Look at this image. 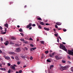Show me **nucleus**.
I'll list each match as a JSON object with an SVG mask.
<instances>
[{
  "label": "nucleus",
  "mask_w": 73,
  "mask_h": 73,
  "mask_svg": "<svg viewBox=\"0 0 73 73\" xmlns=\"http://www.w3.org/2000/svg\"><path fill=\"white\" fill-rule=\"evenodd\" d=\"M11 72V71L10 70V69L8 71V73H10Z\"/></svg>",
  "instance_id": "nucleus-36"
},
{
  "label": "nucleus",
  "mask_w": 73,
  "mask_h": 73,
  "mask_svg": "<svg viewBox=\"0 0 73 73\" xmlns=\"http://www.w3.org/2000/svg\"><path fill=\"white\" fill-rule=\"evenodd\" d=\"M3 41V38H1V42H2V41Z\"/></svg>",
  "instance_id": "nucleus-30"
},
{
  "label": "nucleus",
  "mask_w": 73,
  "mask_h": 73,
  "mask_svg": "<svg viewBox=\"0 0 73 73\" xmlns=\"http://www.w3.org/2000/svg\"><path fill=\"white\" fill-rule=\"evenodd\" d=\"M44 29L45 31H49V30H50L49 29H48L46 27H44Z\"/></svg>",
  "instance_id": "nucleus-7"
},
{
  "label": "nucleus",
  "mask_w": 73,
  "mask_h": 73,
  "mask_svg": "<svg viewBox=\"0 0 73 73\" xmlns=\"http://www.w3.org/2000/svg\"><path fill=\"white\" fill-rule=\"evenodd\" d=\"M34 46L32 44H30V46H31V47H33Z\"/></svg>",
  "instance_id": "nucleus-34"
},
{
  "label": "nucleus",
  "mask_w": 73,
  "mask_h": 73,
  "mask_svg": "<svg viewBox=\"0 0 73 73\" xmlns=\"http://www.w3.org/2000/svg\"><path fill=\"white\" fill-rule=\"evenodd\" d=\"M5 33H6V32H4L3 33H2V35H5Z\"/></svg>",
  "instance_id": "nucleus-29"
},
{
  "label": "nucleus",
  "mask_w": 73,
  "mask_h": 73,
  "mask_svg": "<svg viewBox=\"0 0 73 73\" xmlns=\"http://www.w3.org/2000/svg\"><path fill=\"white\" fill-rule=\"evenodd\" d=\"M4 58L6 60H9L10 59V57L8 56H4Z\"/></svg>",
  "instance_id": "nucleus-8"
},
{
  "label": "nucleus",
  "mask_w": 73,
  "mask_h": 73,
  "mask_svg": "<svg viewBox=\"0 0 73 73\" xmlns=\"http://www.w3.org/2000/svg\"><path fill=\"white\" fill-rule=\"evenodd\" d=\"M48 56H49L50 57H54L53 56L51 53H50Z\"/></svg>",
  "instance_id": "nucleus-16"
},
{
  "label": "nucleus",
  "mask_w": 73,
  "mask_h": 73,
  "mask_svg": "<svg viewBox=\"0 0 73 73\" xmlns=\"http://www.w3.org/2000/svg\"><path fill=\"white\" fill-rule=\"evenodd\" d=\"M5 32H7V29L6 28H5Z\"/></svg>",
  "instance_id": "nucleus-53"
},
{
  "label": "nucleus",
  "mask_w": 73,
  "mask_h": 73,
  "mask_svg": "<svg viewBox=\"0 0 73 73\" xmlns=\"http://www.w3.org/2000/svg\"><path fill=\"white\" fill-rule=\"evenodd\" d=\"M30 60H32V59H33V57H32V56H31L30 57Z\"/></svg>",
  "instance_id": "nucleus-43"
},
{
  "label": "nucleus",
  "mask_w": 73,
  "mask_h": 73,
  "mask_svg": "<svg viewBox=\"0 0 73 73\" xmlns=\"http://www.w3.org/2000/svg\"><path fill=\"white\" fill-rule=\"evenodd\" d=\"M20 40L21 41H24V39H21Z\"/></svg>",
  "instance_id": "nucleus-35"
},
{
  "label": "nucleus",
  "mask_w": 73,
  "mask_h": 73,
  "mask_svg": "<svg viewBox=\"0 0 73 73\" xmlns=\"http://www.w3.org/2000/svg\"><path fill=\"white\" fill-rule=\"evenodd\" d=\"M40 24V25H44L45 23H44L42 22H40L39 23Z\"/></svg>",
  "instance_id": "nucleus-10"
},
{
  "label": "nucleus",
  "mask_w": 73,
  "mask_h": 73,
  "mask_svg": "<svg viewBox=\"0 0 73 73\" xmlns=\"http://www.w3.org/2000/svg\"><path fill=\"white\" fill-rule=\"evenodd\" d=\"M8 43H9L8 41H6V43H5V45H8Z\"/></svg>",
  "instance_id": "nucleus-19"
},
{
  "label": "nucleus",
  "mask_w": 73,
  "mask_h": 73,
  "mask_svg": "<svg viewBox=\"0 0 73 73\" xmlns=\"http://www.w3.org/2000/svg\"><path fill=\"white\" fill-rule=\"evenodd\" d=\"M3 31L1 30V31L0 34H1V35H2V33H3Z\"/></svg>",
  "instance_id": "nucleus-33"
},
{
  "label": "nucleus",
  "mask_w": 73,
  "mask_h": 73,
  "mask_svg": "<svg viewBox=\"0 0 73 73\" xmlns=\"http://www.w3.org/2000/svg\"><path fill=\"white\" fill-rule=\"evenodd\" d=\"M38 28L39 29H42V27H41L40 26V25H39L38 26Z\"/></svg>",
  "instance_id": "nucleus-25"
},
{
  "label": "nucleus",
  "mask_w": 73,
  "mask_h": 73,
  "mask_svg": "<svg viewBox=\"0 0 73 73\" xmlns=\"http://www.w3.org/2000/svg\"><path fill=\"white\" fill-rule=\"evenodd\" d=\"M32 24L31 23H30V24H29L28 25H27V27L26 28H29V27H31V26H32Z\"/></svg>",
  "instance_id": "nucleus-6"
},
{
  "label": "nucleus",
  "mask_w": 73,
  "mask_h": 73,
  "mask_svg": "<svg viewBox=\"0 0 73 73\" xmlns=\"http://www.w3.org/2000/svg\"><path fill=\"white\" fill-rule=\"evenodd\" d=\"M57 41L58 42H59V38H57Z\"/></svg>",
  "instance_id": "nucleus-31"
},
{
  "label": "nucleus",
  "mask_w": 73,
  "mask_h": 73,
  "mask_svg": "<svg viewBox=\"0 0 73 73\" xmlns=\"http://www.w3.org/2000/svg\"><path fill=\"white\" fill-rule=\"evenodd\" d=\"M38 17H36V19H37V20H40V21H41V18H37Z\"/></svg>",
  "instance_id": "nucleus-17"
},
{
  "label": "nucleus",
  "mask_w": 73,
  "mask_h": 73,
  "mask_svg": "<svg viewBox=\"0 0 73 73\" xmlns=\"http://www.w3.org/2000/svg\"><path fill=\"white\" fill-rule=\"evenodd\" d=\"M15 52H20V51H21V49H20V48H17L15 49Z\"/></svg>",
  "instance_id": "nucleus-3"
},
{
  "label": "nucleus",
  "mask_w": 73,
  "mask_h": 73,
  "mask_svg": "<svg viewBox=\"0 0 73 73\" xmlns=\"http://www.w3.org/2000/svg\"><path fill=\"white\" fill-rule=\"evenodd\" d=\"M25 50H28V48L26 47H25Z\"/></svg>",
  "instance_id": "nucleus-44"
},
{
  "label": "nucleus",
  "mask_w": 73,
  "mask_h": 73,
  "mask_svg": "<svg viewBox=\"0 0 73 73\" xmlns=\"http://www.w3.org/2000/svg\"><path fill=\"white\" fill-rule=\"evenodd\" d=\"M27 66V65H25L23 66V68H25Z\"/></svg>",
  "instance_id": "nucleus-32"
},
{
  "label": "nucleus",
  "mask_w": 73,
  "mask_h": 73,
  "mask_svg": "<svg viewBox=\"0 0 73 73\" xmlns=\"http://www.w3.org/2000/svg\"><path fill=\"white\" fill-rule=\"evenodd\" d=\"M15 67H16V65L14 64L13 65V66L11 67V68L13 70L15 71Z\"/></svg>",
  "instance_id": "nucleus-4"
},
{
  "label": "nucleus",
  "mask_w": 73,
  "mask_h": 73,
  "mask_svg": "<svg viewBox=\"0 0 73 73\" xmlns=\"http://www.w3.org/2000/svg\"><path fill=\"white\" fill-rule=\"evenodd\" d=\"M19 32H23V30H22V29L21 28L20 29H19Z\"/></svg>",
  "instance_id": "nucleus-20"
},
{
  "label": "nucleus",
  "mask_w": 73,
  "mask_h": 73,
  "mask_svg": "<svg viewBox=\"0 0 73 73\" xmlns=\"http://www.w3.org/2000/svg\"><path fill=\"white\" fill-rule=\"evenodd\" d=\"M33 48V50H35V49H36V47H35L34 48Z\"/></svg>",
  "instance_id": "nucleus-46"
},
{
  "label": "nucleus",
  "mask_w": 73,
  "mask_h": 73,
  "mask_svg": "<svg viewBox=\"0 0 73 73\" xmlns=\"http://www.w3.org/2000/svg\"><path fill=\"white\" fill-rule=\"evenodd\" d=\"M15 45H16V46H20V44H15Z\"/></svg>",
  "instance_id": "nucleus-24"
},
{
  "label": "nucleus",
  "mask_w": 73,
  "mask_h": 73,
  "mask_svg": "<svg viewBox=\"0 0 73 73\" xmlns=\"http://www.w3.org/2000/svg\"><path fill=\"white\" fill-rule=\"evenodd\" d=\"M40 42L41 44H44V43H45V42L42 40L40 41Z\"/></svg>",
  "instance_id": "nucleus-11"
},
{
  "label": "nucleus",
  "mask_w": 73,
  "mask_h": 73,
  "mask_svg": "<svg viewBox=\"0 0 73 73\" xmlns=\"http://www.w3.org/2000/svg\"><path fill=\"white\" fill-rule=\"evenodd\" d=\"M13 3V2H10V4H12V3Z\"/></svg>",
  "instance_id": "nucleus-56"
},
{
  "label": "nucleus",
  "mask_w": 73,
  "mask_h": 73,
  "mask_svg": "<svg viewBox=\"0 0 73 73\" xmlns=\"http://www.w3.org/2000/svg\"><path fill=\"white\" fill-rule=\"evenodd\" d=\"M10 43L11 45H13V44H14V43L12 42H10Z\"/></svg>",
  "instance_id": "nucleus-26"
},
{
  "label": "nucleus",
  "mask_w": 73,
  "mask_h": 73,
  "mask_svg": "<svg viewBox=\"0 0 73 73\" xmlns=\"http://www.w3.org/2000/svg\"><path fill=\"white\" fill-rule=\"evenodd\" d=\"M30 50H31V52H32L33 51V49L32 48H30Z\"/></svg>",
  "instance_id": "nucleus-42"
},
{
  "label": "nucleus",
  "mask_w": 73,
  "mask_h": 73,
  "mask_svg": "<svg viewBox=\"0 0 73 73\" xmlns=\"http://www.w3.org/2000/svg\"><path fill=\"white\" fill-rule=\"evenodd\" d=\"M62 44H66V43H65L64 42H62Z\"/></svg>",
  "instance_id": "nucleus-58"
},
{
  "label": "nucleus",
  "mask_w": 73,
  "mask_h": 73,
  "mask_svg": "<svg viewBox=\"0 0 73 73\" xmlns=\"http://www.w3.org/2000/svg\"><path fill=\"white\" fill-rule=\"evenodd\" d=\"M11 58L12 59H14V57H13V56H11Z\"/></svg>",
  "instance_id": "nucleus-63"
},
{
  "label": "nucleus",
  "mask_w": 73,
  "mask_h": 73,
  "mask_svg": "<svg viewBox=\"0 0 73 73\" xmlns=\"http://www.w3.org/2000/svg\"><path fill=\"white\" fill-rule=\"evenodd\" d=\"M22 71L21 70H19V71H18V72H19V73H22Z\"/></svg>",
  "instance_id": "nucleus-22"
},
{
  "label": "nucleus",
  "mask_w": 73,
  "mask_h": 73,
  "mask_svg": "<svg viewBox=\"0 0 73 73\" xmlns=\"http://www.w3.org/2000/svg\"><path fill=\"white\" fill-rule=\"evenodd\" d=\"M20 34H21V35L22 36H24V35L23 34V33H20Z\"/></svg>",
  "instance_id": "nucleus-49"
},
{
  "label": "nucleus",
  "mask_w": 73,
  "mask_h": 73,
  "mask_svg": "<svg viewBox=\"0 0 73 73\" xmlns=\"http://www.w3.org/2000/svg\"><path fill=\"white\" fill-rule=\"evenodd\" d=\"M54 36H58V35L56 34L54 35Z\"/></svg>",
  "instance_id": "nucleus-52"
},
{
  "label": "nucleus",
  "mask_w": 73,
  "mask_h": 73,
  "mask_svg": "<svg viewBox=\"0 0 73 73\" xmlns=\"http://www.w3.org/2000/svg\"><path fill=\"white\" fill-rule=\"evenodd\" d=\"M15 58L17 60H19V58H18V57L16 56L15 57Z\"/></svg>",
  "instance_id": "nucleus-18"
},
{
  "label": "nucleus",
  "mask_w": 73,
  "mask_h": 73,
  "mask_svg": "<svg viewBox=\"0 0 73 73\" xmlns=\"http://www.w3.org/2000/svg\"><path fill=\"white\" fill-rule=\"evenodd\" d=\"M54 66L53 65H50V69H51Z\"/></svg>",
  "instance_id": "nucleus-15"
},
{
  "label": "nucleus",
  "mask_w": 73,
  "mask_h": 73,
  "mask_svg": "<svg viewBox=\"0 0 73 73\" xmlns=\"http://www.w3.org/2000/svg\"><path fill=\"white\" fill-rule=\"evenodd\" d=\"M2 53V51L0 50V53Z\"/></svg>",
  "instance_id": "nucleus-61"
},
{
  "label": "nucleus",
  "mask_w": 73,
  "mask_h": 73,
  "mask_svg": "<svg viewBox=\"0 0 73 73\" xmlns=\"http://www.w3.org/2000/svg\"><path fill=\"white\" fill-rule=\"evenodd\" d=\"M45 25H50V24H49L48 23H46Z\"/></svg>",
  "instance_id": "nucleus-47"
},
{
  "label": "nucleus",
  "mask_w": 73,
  "mask_h": 73,
  "mask_svg": "<svg viewBox=\"0 0 73 73\" xmlns=\"http://www.w3.org/2000/svg\"><path fill=\"white\" fill-rule=\"evenodd\" d=\"M11 40H16V38H15V37L14 36H12L11 37Z\"/></svg>",
  "instance_id": "nucleus-14"
},
{
  "label": "nucleus",
  "mask_w": 73,
  "mask_h": 73,
  "mask_svg": "<svg viewBox=\"0 0 73 73\" xmlns=\"http://www.w3.org/2000/svg\"><path fill=\"white\" fill-rule=\"evenodd\" d=\"M68 68V66H62L60 68V70L61 71H63V70H66V69H67Z\"/></svg>",
  "instance_id": "nucleus-2"
},
{
  "label": "nucleus",
  "mask_w": 73,
  "mask_h": 73,
  "mask_svg": "<svg viewBox=\"0 0 73 73\" xmlns=\"http://www.w3.org/2000/svg\"><path fill=\"white\" fill-rule=\"evenodd\" d=\"M71 71L72 72H73V67L71 68Z\"/></svg>",
  "instance_id": "nucleus-51"
},
{
  "label": "nucleus",
  "mask_w": 73,
  "mask_h": 73,
  "mask_svg": "<svg viewBox=\"0 0 73 73\" xmlns=\"http://www.w3.org/2000/svg\"><path fill=\"white\" fill-rule=\"evenodd\" d=\"M17 27L18 28H20V26L19 25H17Z\"/></svg>",
  "instance_id": "nucleus-62"
},
{
  "label": "nucleus",
  "mask_w": 73,
  "mask_h": 73,
  "mask_svg": "<svg viewBox=\"0 0 73 73\" xmlns=\"http://www.w3.org/2000/svg\"><path fill=\"white\" fill-rule=\"evenodd\" d=\"M15 73H19V72H18V71H16Z\"/></svg>",
  "instance_id": "nucleus-64"
},
{
  "label": "nucleus",
  "mask_w": 73,
  "mask_h": 73,
  "mask_svg": "<svg viewBox=\"0 0 73 73\" xmlns=\"http://www.w3.org/2000/svg\"><path fill=\"white\" fill-rule=\"evenodd\" d=\"M55 28H58V26L57 25H55Z\"/></svg>",
  "instance_id": "nucleus-37"
},
{
  "label": "nucleus",
  "mask_w": 73,
  "mask_h": 73,
  "mask_svg": "<svg viewBox=\"0 0 73 73\" xmlns=\"http://www.w3.org/2000/svg\"><path fill=\"white\" fill-rule=\"evenodd\" d=\"M60 49H62L64 50V51H67V49L66 48V47L65 46H64V44H60Z\"/></svg>",
  "instance_id": "nucleus-1"
},
{
  "label": "nucleus",
  "mask_w": 73,
  "mask_h": 73,
  "mask_svg": "<svg viewBox=\"0 0 73 73\" xmlns=\"http://www.w3.org/2000/svg\"><path fill=\"white\" fill-rule=\"evenodd\" d=\"M47 62H51L50 60H49L48 59L47 60Z\"/></svg>",
  "instance_id": "nucleus-28"
},
{
  "label": "nucleus",
  "mask_w": 73,
  "mask_h": 73,
  "mask_svg": "<svg viewBox=\"0 0 73 73\" xmlns=\"http://www.w3.org/2000/svg\"><path fill=\"white\" fill-rule=\"evenodd\" d=\"M17 64H20V62H18L17 63Z\"/></svg>",
  "instance_id": "nucleus-57"
},
{
  "label": "nucleus",
  "mask_w": 73,
  "mask_h": 73,
  "mask_svg": "<svg viewBox=\"0 0 73 73\" xmlns=\"http://www.w3.org/2000/svg\"><path fill=\"white\" fill-rule=\"evenodd\" d=\"M63 31H64V32H66V29H63Z\"/></svg>",
  "instance_id": "nucleus-48"
},
{
  "label": "nucleus",
  "mask_w": 73,
  "mask_h": 73,
  "mask_svg": "<svg viewBox=\"0 0 73 73\" xmlns=\"http://www.w3.org/2000/svg\"><path fill=\"white\" fill-rule=\"evenodd\" d=\"M2 71H5L6 70V69L5 68H3V69H2V70H1Z\"/></svg>",
  "instance_id": "nucleus-41"
},
{
  "label": "nucleus",
  "mask_w": 73,
  "mask_h": 73,
  "mask_svg": "<svg viewBox=\"0 0 73 73\" xmlns=\"http://www.w3.org/2000/svg\"><path fill=\"white\" fill-rule=\"evenodd\" d=\"M58 30H59V31H60V30H61V29H60V28H58Z\"/></svg>",
  "instance_id": "nucleus-60"
},
{
  "label": "nucleus",
  "mask_w": 73,
  "mask_h": 73,
  "mask_svg": "<svg viewBox=\"0 0 73 73\" xmlns=\"http://www.w3.org/2000/svg\"><path fill=\"white\" fill-rule=\"evenodd\" d=\"M24 44H28V42L27 41L24 42Z\"/></svg>",
  "instance_id": "nucleus-50"
},
{
  "label": "nucleus",
  "mask_w": 73,
  "mask_h": 73,
  "mask_svg": "<svg viewBox=\"0 0 73 73\" xmlns=\"http://www.w3.org/2000/svg\"><path fill=\"white\" fill-rule=\"evenodd\" d=\"M4 27H6L7 28H8V24L7 23H6V24L4 25Z\"/></svg>",
  "instance_id": "nucleus-9"
},
{
  "label": "nucleus",
  "mask_w": 73,
  "mask_h": 73,
  "mask_svg": "<svg viewBox=\"0 0 73 73\" xmlns=\"http://www.w3.org/2000/svg\"><path fill=\"white\" fill-rule=\"evenodd\" d=\"M54 53H55L54 52V53H52L51 54H52V56H54Z\"/></svg>",
  "instance_id": "nucleus-54"
},
{
  "label": "nucleus",
  "mask_w": 73,
  "mask_h": 73,
  "mask_svg": "<svg viewBox=\"0 0 73 73\" xmlns=\"http://www.w3.org/2000/svg\"><path fill=\"white\" fill-rule=\"evenodd\" d=\"M55 58H56V60H60V59H61V58L58 57V56L57 55L55 56Z\"/></svg>",
  "instance_id": "nucleus-5"
},
{
  "label": "nucleus",
  "mask_w": 73,
  "mask_h": 73,
  "mask_svg": "<svg viewBox=\"0 0 73 73\" xmlns=\"http://www.w3.org/2000/svg\"><path fill=\"white\" fill-rule=\"evenodd\" d=\"M21 57H22V58H25V56H21Z\"/></svg>",
  "instance_id": "nucleus-23"
},
{
  "label": "nucleus",
  "mask_w": 73,
  "mask_h": 73,
  "mask_svg": "<svg viewBox=\"0 0 73 73\" xmlns=\"http://www.w3.org/2000/svg\"><path fill=\"white\" fill-rule=\"evenodd\" d=\"M29 40H31V41H33V39H32V38H30Z\"/></svg>",
  "instance_id": "nucleus-39"
},
{
  "label": "nucleus",
  "mask_w": 73,
  "mask_h": 73,
  "mask_svg": "<svg viewBox=\"0 0 73 73\" xmlns=\"http://www.w3.org/2000/svg\"><path fill=\"white\" fill-rule=\"evenodd\" d=\"M68 59H70V56H68Z\"/></svg>",
  "instance_id": "nucleus-55"
},
{
  "label": "nucleus",
  "mask_w": 73,
  "mask_h": 73,
  "mask_svg": "<svg viewBox=\"0 0 73 73\" xmlns=\"http://www.w3.org/2000/svg\"><path fill=\"white\" fill-rule=\"evenodd\" d=\"M62 62L63 63H65V62H66V61H65V60H62Z\"/></svg>",
  "instance_id": "nucleus-27"
},
{
  "label": "nucleus",
  "mask_w": 73,
  "mask_h": 73,
  "mask_svg": "<svg viewBox=\"0 0 73 73\" xmlns=\"http://www.w3.org/2000/svg\"><path fill=\"white\" fill-rule=\"evenodd\" d=\"M32 27H30L29 28V29H30V30H31V29H32Z\"/></svg>",
  "instance_id": "nucleus-59"
},
{
  "label": "nucleus",
  "mask_w": 73,
  "mask_h": 73,
  "mask_svg": "<svg viewBox=\"0 0 73 73\" xmlns=\"http://www.w3.org/2000/svg\"><path fill=\"white\" fill-rule=\"evenodd\" d=\"M0 29H1V30H2V29H3V28L1 26H0Z\"/></svg>",
  "instance_id": "nucleus-40"
},
{
  "label": "nucleus",
  "mask_w": 73,
  "mask_h": 73,
  "mask_svg": "<svg viewBox=\"0 0 73 73\" xmlns=\"http://www.w3.org/2000/svg\"><path fill=\"white\" fill-rule=\"evenodd\" d=\"M32 27H35L36 26V24H33L32 25Z\"/></svg>",
  "instance_id": "nucleus-38"
},
{
  "label": "nucleus",
  "mask_w": 73,
  "mask_h": 73,
  "mask_svg": "<svg viewBox=\"0 0 73 73\" xmlns=\"http://www.w3.org/2000/svg\"><path fill=\"white\" fill-rule=\"evenodd\" d=\"M44 53H46V54H48V53H49V51H45Z\"/></svg>",
  "instance_id": "nucleus-21"
},
{
  "label": "nucleus",
  "mask_w": 73,
  "mask_h": 73,
  "mask_svg": "<svg viewBox=\"0 0 73 73\" xmlns=\"http://www.w3.org/2000/svg\"><path fill=\"white\" fill-rule=\"evenodd\" d=\"M9 54H15V53L10 52H9Z\"/></svg>",
  "instance_id": "nucleus-12"
},
{
  "label": "nucleus",
  "mask_w": 73,
  "mask_h": 73,
  "mask_svg": "<svg viewBox=\"0 0 73 73\" xmlns=\"http://www.w3.org/2000/svg\"><path fill=\"white\" fill-rule=\"evenodd\" d=\"M56 24L57 25H61V24L60 23L57 22L56 23Z\"/></svg>",
  "instance_id": "nucleus-13"
},
{
  "label": "nucleus",
  "mask_w": 73,
  "mask_h": 73,
  "mask_svg": "<svg viewBox=\"0 0 73 73\" xmlns=\"http://www.w3.org/2000/svg\"><path fill=\"white\" fill-rule=\"evenodd\" d=\"M68 64H71V62L69 61L68 62Z\"/></svg>",
  "instance_id": "nucleus-45"
}]
</instances>
